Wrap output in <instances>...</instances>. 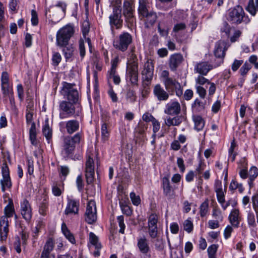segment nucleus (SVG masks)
<instances>
[{
    "label": "nucleus",
    "mask_w": 258,
    "mask_h": 258,
    "mask_svg": "<svg viewBox=\"0 0 258 258\" xmlns=\"http://www.w3.org/2000/svg\"><path fill=\"white\" fill-rule=\"evenodd\" d=\"M66 10V5L62 2H58L57 5L46 10L45 16L52 24H56L63 17Z\"/></svg>",
    "instance_id": "1"
},
{
    "label": "nucleus",
    "mask_w": 258,
    "mask_h": 258,
    "mask_svg": "<svg viewBox=\"0 0 258 258\" xmlns=\"http://www.w3.org/2000/svg\"><path fill=\"white\" fill-rule=\"evenodd\" d=\"M75 33L74 27L69 24L60 29L56 35V44L59 47L68 44Z\"/></svg>",
    "instance_id": "2"
},
{
    "label": "nucleus",
    "mask_w": 258,
    "mask_h": 258,
    "mask_svg": "<svg viewBox=\"0 0 258 258\" xmlns=\"http://www.w3.org/2000/svg\"><path fill=\"white\" fill-rule=\"evenodd\" d=\"M62 85L60 94L67 99V101L76 104L78 103L79 95L78 90L74 88L75 85L63 82Z\"/></svg>",
    "instance_id": "3"
},
{
    "label": "nucleus",
    "mask_w": 258,
    "mask_h": 258,
    "mask_svg": "<svg viewBox=\"0 0 258 258\" xmlns=\"http://www.w3.org/2000/svg\"><path fill=\"white\" fill-rule=\"evenodd\" d=\"M228 20L235 24H239L242 22L248 24L250 21L248 17L245 15L243 8L240 6L229 10Z\"/></svg>",
    "instance_id": "4"
},
{
    "label": "nucleus",
    "mask_w": 258,
    "mask_h": 258,
    "mask_svg": "<svg viewBox=\"0 0 258 258\" xmlns=\"http://www.w3.org/2000/svg\"><path fill=\"white\" fill-rule=\"evenodd\" d=\"M76 104L67 100H62L59 103V117L60 119H64L72 116L79 115V110L76 111L75 105Z\"/></svg>",
    "instance_id": "5"
},
{
    "label": "nucleus",
    "mask_w": 258,
    "mask_h": 258,
    "mask_svg": "<svg viewBox=\"0 0 258 258\" xmlns=\"http://www.w3.org/2000/svg\"><path fill=\"white\" fill-rule=\"evenodd\" d=\"M133 42V37L128 32H124L118 35L113 42L115 48L122 52L125 51Z\"/></svg>",
    "instance_id": "6"
},
{
    "label": "nucleus",
    "mask_w": 258,
    "mask_h": 258,
    "mask_svg": "<svg viewBox=\"0 0 258 258\" xmlns=\"http://www.w3.org/2000/svg\"><path fill=\"white\" fill-rule=\"evenodd\" d=\"M121 8L120 5H113L112 13L109 17V23L112 29L114 28L120 29L123 25V20L121 19Z\"/></svg>",
    "instance_id": "7"
},
{
    "label": "nucleus",
    "mask_w": 258,
    "mask_h": 258,
    "mask_svg": "<svg viewBox=\"0 0 258 258\" xmlns=\"http://www.w3.org/2000/svg\"><path fill=\"white\" fill-rule=\"evenodd\" d=\"M81 138V134H76L73 137L67 136L63 139V151L67 155L72 154L75 148V145L79 144Z\"/></svg>",
    "instance_id": "8"
},
{
    "label": "nucleus",
    "mask_w": 258,
    "mask_h": 258,
    "mask_svg": "<svg viewBox=\"0 0 258 258\" xmlns=\"http://www.w3.org/2000/svg\"><path fill=\"white\" fill-rule=\"evenodd\" d=\"M134 12L133 3L129 1H125L123 4V15L125 22L131 26L133 25L136 20Z\"/></svg>",
    "instance_id": "9"
},
{
    "label": "nucleus",
    "mask_w": 258,
    "mask_h": 258,
    "mask_svg": "<svg viewBox=\"0 0 258 258\" xmlns=\"http://www.w3.org/2000/svg\"><path fill=\"white\" fill-rule=\"evenodd\" d=\"M163 84L166 90L168 92H175L176 95L178 97L183 94V89L180 84L175 79H168Z\"/></svg>",
    "instance_id": "10"
},
{
    "label": "nucleus",
    "mask_w": 258,
    "mask_h": 258,
    "mask_svg": "<svg viewBox=\"0 0 258 258\" xmlns=\"http://www.w3.org/2000/svg\"><path fill=\"white\" fill-rule=\"evenodd\" d=\"M126 76L133 85H138V66H126Z\"/></svg>",
    "instance_id": "11"
},
{
    "label": "nucleus",
    "mask_w": 258,
    "mask_h": 258,
    "mask_svg": "<svg viewBox=\"0 0 258 258\" xmlns=\"http://www.w3.org/2000/svg\"><path fill=\"white\" fill-rule=\"evenodd\" d=\"M226 50V43L224 41H219L216 44L214 54L216 57L219 58L220 59L218 63L215 66V67L219 66L223 62Z\"/></svg>",
    "instance_id": "12"
},
{
    "label": "nucleus",
    "mask_w": 258,
    "mask_h": 258,
    "mask_svg": "<svg viewBox=\"0 0 258 258\" xmlns=\"http://www.w3.org/2000/svg\"><path fill=\"white\" fill-rule=\"evenodd\" d=\"M180 111L181 106L177 101H173L167 103L164 110L165 114L172 116L178 115Z\"/></svg>",
    "instance_id": "13"
},
{
    "label": "nucleus",
    "mask_w": 258,
    "mask_h": 258,
    "mask_svg": "<svg viewBox=\"0 0 258 258\" xmlns=\"http://www.w3.org/2000/svg\"><path fill=\"white\" fill-rule=\"evenodd\" d=\"M153 94L159 101H166L168 99L169 94L160 84L156 85L153 89Z\"/></svg>",
    "instance_id": "14"
},
{
    "label": "nucleus",
    "mask_w": 258,
    "mask_h": 258,
    "mask_svg": "<svg viewBox=\"0 0 258 258\" xmlns=\"http://www.w3.org/2000/svg\"><path fill=\"white\" fill-rule=\"evenodd\" d=\"M213 69V66L208 61H202L197 63L194 68L195 73L202 75H207L208 72Z\"/></svg>",
    "instance_id": "15"
},
{
    "label": "nucleus",
    "mask_w": 258,
    "mask_h": 258,
    "mask_svg": "<svg viewBox=\"0 0 258 258\" xmlns=\"http://www.w3.org/2000/svg\"><path fill=\"white\" fill-rule=\"evenodd\" d=\"M9 220L6 216L0 217V238L1 240H6L9 232Z\"/></svg>",
    "instance_id": "16"
},
{
    "label": "nucleus",
    "mask_w": 258,
    "mask_h": 258,
    "mask_svg": "<svg viewBox=\"0 0 258 258\" xmlns=\"http://www.w3.org/2000/svg\"><path fill=\"white\" fill-rule=\"evenodd\" d=\"M80 203L79 201L68 199L67 207L64 211L66 215L77 214L79 211Z\"/></svg>",
    "instance_id": "17"
},
{
    "label": "nucleus",
    "mask_w": 258,
    "mask_h": 258,
    "mask_svg": "<svg viewBox=\"0 0 258 258\" xmlns=\"http://www.w3.org/2000/svg\"><path fill=\"white\" fill-rule=\"evenodd\" d=\"M154 73V65L151 61L148 60L144 66L141 72L142 78L146 80H152Z\"/></svg>",
    "instance_id": "18"
},
{
    "label": "nucleus",
    "mask_w": 258,
    "mask_h": 258,
    "mask_svg": "<svg viewBox=\"0 0 258 258\" xmlns=\"http://www.w3.org/2000/svg\"><path fill=\"white\" fill-rule=\"evenodd\" d=\"M228 220L233 227L238 228L241 221L239 210L238 209H233L230 213Z\"/></svg>",
    "instance_id": "19"
},
{
    "label": "nucleus",
    "mask_w": 258,
    "mask_h": 258,
    "mask_svg": "<svg viewBox=\"0 0 258 258\" xmlns=\"http://www.w3.org/2000/svg\"><path fill=\"white\" fill-rule=\"evenodd\" d=\"M21 213L27 221L30 220L32 217V211L30 205L27 200H24L21 204Z\"/></svg>",
    "instance_id": "20"
},
{
    "label": "nucleus",
    "mask_w": 258,
    "mask_h": 258,
    "mask_svg": "<svg viewBox=\"0 0 258 258\" xmlns=\"http://www.w3.org/2000/svg\"><path fill=\"white\" fill-rule=\"evenodd\" d=\"M140 17H141V19H144L145 26L147 28H149L150 26H153L157 19L156 13L153 11H150Z\"/></svg>",
    "instance_id": "21"
},
{
    "label": "nucleus",
    "mask_w": 258,
    "mask_h": 258,
    "mask_svg": "<svg viewBox=\"0 0 258 258\" xmlns=\"http://www.w3.org/2000/svg\"><path fill=\"white\" fill-rule=\"evenodd\" d=\"M162 187L164 195L168 198H171L174 192V189L170 185V181L168 177H164L162 180Z\"/></svg>",
    "instance_id": "22"
},
{
    "label": "nucleus",
    "mask_w": 258,
    "mask_h": 258,
    "mask_svg": "<svg viewBox=\"0 0 258 258\" xmlns=\"http://www.w3.org/2000/svg\"><path fill=\"white\" fill-rule=\"evenodd\" d=\"M54 243L52 238H49L46 241L40 258H49L50 252L53 249Z\"/></svg>",
    "instance_id": "23"
},
{
    "label": "nucleus",
    "mask_w": 258,
    "mask_h": 258,
    "mask_svg": "<svg viewBox=\"0 0 258 258\" xmlns=\"http://www.w3.org/2000/svg\"><path fill=\"white\" fill-rule=\"evenodd\" d=\"M137 246L140 251L143 254H146L150 251L149 243L145 236L138 238Z\"/></svg>",
    "instance_id": "24"
},
{
    "label": "nucleus",
    "mask_w": 258,
    "mask_h": 258,
    "mask_svg": "<svg viewBox=\"0 0 258 258\" xmlns=\"http://www.w3.org/2000/svg\"><path fill=\"white\" fill-rule=\"evenodd\" d=\"M183 60L182 56L178 53L172 55L169 59V65L170 69L174 71Z\"/></svg>",
    "instance_id": "25"
},
{
    "label": "nucleus",
    "mask_w": 258,
    "mask_h": 258,
    "mask_svg": "<svg viewBox=\"0 0 258 258\" xmlns=\"http://www.w3.org/2000/svg\"><path fill=\"white\" fill-rule=\"evenodd\" d=\"M151 6L152 3L149 0H139L138 12L139 16L150 12L149 10Z\"/></svg>",
    "instance_id": "26"
},
{
    "label": "nucleus",
    "mask_w": 258,
    "mask_h": 258,
    "mask_svg": "<svg viewBox=\"0 0 258 258\" xmlns=\"http://www.w3.org/2000/svg\"><path fill=\"white\" fill-rule=\"evenodd\" d=\"M80 127L79 122L76 119L69 120L66 122V128L69 134H73L78 131Z\"/></svg>",
    "instance_id": "27"
},
{
    "label": "nucleus",
    "mask_w": 258,
    "mask_h": 258,
    "mask_svg": "<svg viewBox=\"0 0 258 258\" xmlns=\"http://www.w3.org/2000/svg\"><path fill=\"white\" fill-rule=\"evenodd\" d=\"M61 48H62V51L63 54L66 61H68L73 56L75 48L72 44H69V43L62 46Z\"/></svg>",
    "instance_id": "28"
},
{
    "label": "nucleus",
    "mask_w": 258,
    "mask_h": 258,
    "mask_svg": "<svg viewBox=\"0 0 258 258\" xmlns=\"http://www.w3.org/2000/svg\"><path fill=\"white\" fill-rule=\"evenodd\" d=\"M245 9L252 16H254L258 11V0H249Z\"/></svg>",
    "instance_id": "29"
},
{
    "label": "nucleus",
    "mask_w": 258,
    "mask_h": 258,
    "mask_svg": "<svg viewBox=\"0 0 258 258\" xmlns=\"http://www.w3.org/2000/svg\"><path fill=\"white\" fill-rule=\"evenodd\" d=\"M61 231L65 237L72 244L76 243L74 234L70 231L65 223L61 224Z\"/></svg>",
    "instance_id": "30"
},
{
    "label": "nucleus",
    "mask_w": 258,
    "mask_h": 258,
    "mask_svg": "<svg viewBox=\"0 0 258 258\" xmlns=\"http://www.w3.org/2000/svg\"><path fill=\"white\" fill-rule=\"evenodd\" d=\"M182 121L181 116L176 115L174 117H168L165 120V124L168 126H178Z\"/></svg>",
    "instance_id": "31"
},
{
    "label": "nucleus",
    "mask_w": 258,
    "mask_h": 258,
    "mask_svg": "<svg viewBox=\"0 0 258 258\" xmlns=\"http://www.w3.org/2000/svg\"><path fill=\"white\" fill-rule=\"evenodd\" d=\"M193 120L195 123V129L197 131H202L205 126V120L200 115L193 116Z\"/></svg>",
    "instance_id": "32"
},
{
    "label": "nucleus",
    "mask_w": 258,
    "mask_h": 258,
    "mask_svg": "<svg viewBox=\"0 0 258 258\" xmlns=\"http://www.w3.org/2000/svg\"><path fill=\"white\" fill-rule=\"evenodd\" d=\"M0 184L2 192H5L7 189L10 190L12 186L11 178H2L0 180Z\"/></svg>",
    "instance_id": "33"
},
{
    "label": "nucleus",
    "mask_w": 258,
    "mask_h": 258,
    "mask_svg": "<svg viewBox=\"0 0 258 258\" xmlns=\"http://www.w3.org/2000/svg\"><path fill=\"white\" fill-rule=\"evenodd\" d=\"M29 138L31 144L33 145L36 146L37 144V141L36 139V131L35 122H32L31 124V126L29 130Z\"/></svg>",
    "instance_id": "34"
},
{
    "label": "nucleus",
    "mask_w": 258,
    "mask_h": 258,
    "mask_svg": "<svg viewBox=\"0 0 258 258\" xmlns=\"http://www.w3.org/2000/svg\"><path fill=\"white\" fill-rule=\"evenodd\" d=\"M125 98L127 102L133 103L137 101V96L135 90L130 88L127 90Z\"/></svg>",
    "instance_id": "35"
},
{
    "label": "nucleus",
    "mask_w": 258,
    "mask_h": 258,
    "mask_svg": "<svg viewBox=\"0 0 258 258\" xmlns=\"http://www.w3.org/2000/svg\"><path fill=\"white\" fill-rule=\"evenodd\" d=\"M206 102L200 100L199 99H196L193 104L192 107L193 109L197 112L203 111L205 108Z\"/></svg>",
    "instance_id": "36"
},
{
    "label": "nucleus",
    "mask_w": 258,
    "mask_h": 258,
    "mask_svg": "<svg viewBox=\"0 0 258 258\" xmlns=\"http://www.w3.org/2000/svg\"><path fill=\"white\" fill-rule=\"evenodd\" d=\"M42 132L43 135L47 140L50 139L52 137V129L49 127L48 119L45 121V124L43 126Z\"/></svg>",
    "instance_id": "37"
},
{
    "label": "nucleus",
    "mask_w": 258,
    "mask_h": 258,
    "mask_svg": "<svg viewBox=\"0 0 258 258\" xmlns=\"http://www.w3.org/2000/svg\"><path fill=\"white\" fill-rule=\"evenodd\" d=\"M101 138L103 142L107 141L109 139L110 132L108 129V125L106 122H103L101 125Z\"/></svg>",
    "instance_id": "38"
},
{
    "label": "nucleus",
    "mask_w": 258,
    "mask_h": 258,
    "mask_svg": "<svg viewBox=\"0 0 258 258\" xmlns=\"http://www.w3.org/2000/svg\"><path fill=\"white\" fill-rule=\"evenodd\" d=\"M237 189L240 193H242L244 190L242 183H238L235 179H232L229 185V189L234 191Z\"/></svg>",
    "instance_id": "39"
},
{
    "label": "nucleus",
    "mask_w": 258,
    "mask_h": 258,
    "mask_svg": "<svg viewBox=\"0 0 258 258\" xmlns=\"http://www.w3.org/2000/svg\"><path fill=\"white\" fill-rule=\"evenodd\" d=\"M5 215L3 216H6V218L9 220L13 217L15 214L14 206L13 204H9L4 209Z\"/></svg>",
    "instance_id": "40"
},
{
    "label": "nucleus",
    "mask_w": 258,
    "mask_h": 258,
    "mask_svg": "<svg viewBox=\"0 0 258 258\" xmlns=\"http://www.w3.org/2000/svg\"><path fill=\"white\" fill-rule=\"evenodd\" d=\"M247 222L249 227L254 228L256 226L255 215L251 211H249L247 213Z\"/></svg>",
    "instance_id": "41"
},
{
    "label": "nucleus",
    "mask_w": 258,
    "mask_h": 258,
    "mask_svg": "<svg viewBox=\"0 0 258 258\" xmlns=\"http://www.w3.org/2000/svg\"><path fill=\"white\" fill-rule=\"evenodd\" d=\"M212 216L214 218L213 220H217L219 222H222L223 220V216L221 211L217 208H214L212 210Z\"/></svg>",
    "instance_id": "42"
},
{
    "label": "nucleus",
    "mask_w": 258,
    "mask_h": 258,
    "mask_svg": "<svg viewBox=\"0 0 258 258\" xmlns=\"http://www.w3.org/2000/svg\"><path fill=\"white\" fill-rule=\"evenodd\" d=\"M89 241L90 242L95 246V248H101L102 246L101 243L98 241V237L93 232L89 233Z\"/></svg>",
    "instance_id": "43"
},
{
    "label": "nucleus",
    "mask_w": 258,
    "mask_h": 258,
    "mask_svg": "<svg viewBox=\"0 0 258 258\" xmlns=\"http://www.w3.org/2000/svg\"><path fill=\"white\" fill-rule=\"evenodd\" d=\"M48 209V201L46 198L44 199L39 205V213L42 216H45Z\"/></svg>",
    "instance_id": "44"
},
{
    "label": "nucleus",
    "mask_w": 258,
    "mask_h": 258,
    "mask_svg": "<svg viewBox=\"0 0 258 258\" xmlns=\"http://www.w3.org/2000/svg\"><path fill=\"white\" fill-rule=\"evenodd\" d=\"M209 209V201L206 199L200 206V214L202 217H205Z\"/></svg>",
    "instance_id": "45"
},
{
    "label": "nucleus",
    "mask_w": 258,
    "mask_h": 258,
    "mask_svg": "<svg viewBox=\"0 0 258 258\" xmlns=\"http://www.w3.org/2000/svg\"><path fill=\"white\" fill-rule=\"evenodd\" d=\"M205 75H199L196 79V85H200L201 86L209 83H210V81L204 77Z\"/></svg>",
    "instance_id": "46"
},
{
    "label": "nucleus",
    "mask_w": 258,
    "mask_h": 258,
    "mask_svg": "<svg viewBox=\"0 0 258 258\" xmlns=\"http://www.w3.org/2000/svg\"><path fill=\"white\" fill-rule=\"evenodd\" d=\"M97 219L96 212L91 213H85V220L89 224H92L96 221Z\"/></svg>",
    "instance_id": "47"
},
{
    "label": "nucleus",
    "mask_w": 258,
    "mask_h": 258,
    "mask_svg": "<svg viewBox=\"0 0 258 258\" xmlns=\"http://www.w3.org/2000/svg\"><path fill=\"white\" fill-rule=\"evenodd\" d=\"M2 86V89L3 94L5 95H11V96L13 95V90L12 87L11 86L10 83L7 84H1Z\"/></svg>",
    "instance_id": "48"
},
{
    "label": "nucleus",
    "mask_w": 258,
    "mask_h": 258,
    "mask_svg": "<svg viewBox=\"0 0 258 258\" xmlns=\"http://www.w3.org/2000/svg\"><path fill=\"white\" fill-rule=\"evenodd\" d=\"M138 66L137 56L135 53L130 54V57L128 58L126 66Z\"/></svg>",
    "instance_id": "49"
},
{
    "label": "nucleus",
    "mask_w": 258,
    "mask_h": 258,
    "mask_svg": "<svg viewBox=\"0 0 258 258\" xmlns=\"http://www.w3.org/2000/svg\"><path fill=\"white\" fill-rule=\"evenodd\" d=\"M61 56L58 52H53L52 56V64L54 66H57L61 60Z\"/></svg>",
    "instance_id": "50"
},
{
    "label": "nucleus",
    "mask_w": 258,
    "mask_h": 258,
    "mask_svg": "<svg viewBox=\"0 0 258 258\" xmlns=\"http://www.w3.org/2000/svg\"><path fill=\"white\" fill-rule=\"evenodd\" d=\"M61 183H54L52 187V192L54 196L58 197L60 196L62 193V189L61 188Z\"/></svg>",
    "instance_id": "51"
},
{
    "label": "nucleus",
    "mask_w": 258,
    "mask_h": 258,
    "mask_svg": "<svg viewBox=\"0 0 258 258\" xmlns=\"http://www.w3.org/2000/svg\"><path fill=\"white\" fill-rule=\"evenodd\" d=\"M120 207L121 208L122 212L127 216H130L132 214V210L130 207L128 205L123 204V203H119Z\"/></svg>",
    "instance_id": "52"
},
{
    "label": "nucleus",
    "mask_w": 258,
    "mask_h": 258,
    "mask_svg": "<svg viewBox=\"0 0 258 258\" xmlns=\"http://www.w3.org/2000/svg\"><path fill=\"white\" fill-rule=\"evenodd\" d=\"M85 176L87 183L88 184L92 183L94 178V170H86Z\"/></svg>",
    "instance_id": "53"
},
{
    "label": "nucleus",
    "mask_w": 258,
    "mask_h": 258,
    "mask_svg": "<svg viewBox=\"0 0 258 258\" xmlns=\"http://www.w3.org/2000/svg\"><path fill=\"white\" fill-rule=\"evenodd\" d=\"M183 229L187 233H190L193 230V223L192 221L188 219L183 222Z\"/></svg>",
    "instance_id": "54"
},
{
    "label": "nucleus",
    "mask_w": 258,
    "mask_h": 258,
    "mask_svg": "<svg viewBox=\"0 0 258 258\" xmlns=\"http://www.w3.org/2000/svg\"><path fill=\"white\" fill-rule=\"evenodd\" d=\"M94 212H96L95 202L94 200H90L87 204L86 213H91Z\"/></svg>",
    "instance_id": "55"
},
{
    "label": "nucleus",
    "mask_w": 258,
    "mask_h": 258,
    "mask_svg": "<svg viewBox=\"0 0 258 258\" xmlns=\"http://www.w3.org/2000/svg\"><path fill=\"white\" fill-rule=\"evenodd\" d=\"M217 248L218 246L216 244L211 245L208 248L207 251L209 258H215Z\"/></svg>",
    "instance_id": "56"
},
{
    "label": "nucleus",
    "mask_w": 258,
    "mask_h": 258,
    "mask_svg": "<svg viewBox=\"0 0 258 258\" xmlns=\"http://www.w3.org/2000/svg\"><path fill=\"white\" fill-rule=\"evenodd\" d=\"M117 220L118 223V225L120 227L119 232L121 234H123L125 228V225L124 223V217L122 215L118 216L117 218Z\"/></svg>",
    "instance_id": "57"
},
{
    "label": "nucleus",
    "mask_w": 258,
    "mask_h": 258,
    "mask_svg": "<svg viewBox=\"0 0 258 258\" xmlns=\"http://www.w3.org/2000/svg\"><path fill=\"white\" fill-rule=\"evenodd\" d=\"M196 92L202 99H204L207 94V91L202 86L196 85Z\"/></svg>",
    "instance_id": "58"
},
{
    "label": "nucleus",
    "mask_w": 258,
    "mask_h": 258,
    "mask_svg": "<svg viewBox=\"0 0 258 258\" xmlns=\"http://www.w3.org/2000/svg\"><path fill=\"white\" fill-rule=\"evenodd\" d=\"M157 216L154 214L151 215L148 218V227L157 226Z\"/></svg>",
    "instance_id": "59"
},
{
    "label": "nucleus",
    "mask_w": 258,
    "mask_h": 258,
    "mask_svg": "<svg viewBox=\"0 0 258 258\" xmlns=\"http://www.w3.org/2000/svg\"><path fill=\"white\" fill-rule=\"evenodd\" d=\"M252 207L255 212L256 217H258V194L253 195L252 197Z\"/></svg>",
    "instance_id": "60"
},
{
    "label": "nucleus",
    "mask_w": 258,
    "mask_h": 258,
    "mask_svg": "<svg viewBox=\"0 0 258 258\" xmlns=\"http://www.w3.org/2000/svg\"><path fill=\"white\" fill-rule=\"evenodd\" d=\"M251 68V66L245 62L239 70L241 75L245 76Z\"/></svg>",
    "instance_id": "61"
},
{
    "label": "nucleus",
    "mask_w": 258,
    "mask_h": 258,
    "mask_svg": "<svg viewBox=\"0 0 258 258\" xmlns=\"http://www.w3.org/2000/svg\"><path fill=\"white\" fill-rule=\"evenodd\" d=\"M155 248L159 251L163 250L164 248V242L162 239H156L154 241Z\"/></svg>",
    "instance_id": "62"
},
{
    "label": "nucleus",
    "mask_w": 258,
    "mask_h": 258,
    "mask_svg": "<svg viewBox=\"0 0 258 258\" xmlns=\"http://www.w3.org/2000/svg\"><path fill=\"white\" fill-rule=\"evenodd\" d=\"M130 198L133 204L135 206H138L141 203V199L139 196H136V194L132 192L130 194Z\"/></svg>",
    "instance_id": "63"
},
{
    "label": "nucleus",
    "mask_w": 258,
    "mask_h": 258,
    "mask_svg": "<svg viewBox=\"0 0 258 258\" xmlns=\"http://www.w3.org/2000/svg\"><path fill=\"white\" fill-rule=\"evenodd\" d=\"M258 175V169L254 166L250 168L249 171V178L251 180H254Z\"/></svg>",
    "instance_id": "64"
}]
</instances>
